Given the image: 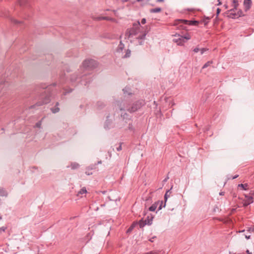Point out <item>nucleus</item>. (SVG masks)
<instances>
[{"mask_svg": "<svg viewBox=\"0 0 254 254\" xmlns=\"http://www.w3.org/2000/svg\"><path fill=\"white\" fill-rule=\"evenodd\" d=\"M147 31L144 27L140 25L139 22L134 23L132 27L127 30L126 36L128 38L143 40L145 38Z\"/></svg>", "mask_w": 254, "mask_h": 254, "instance_id": "f257e3e1", "label": "nucleus"}, {"mask_svg": "<svg viewBox=\"0 0 254 254\" xmlns=\"http://www.w3.org/2000/svg\"><path fill=\"white\" fill-rule=\"evenodd\" d=\"M232 6L233 7V8L228 11V16L231 18H236L240 16H244L245 14L241 10H238L237 12H235V10H237V8L239 5L238 1L237 0H232Z\"/></svg>", "mask_w": 254, "mask_h": 254, "instance_id": "f03ea898", "label": "nucleus"}, {"mask_svg": "<svg viewBox=\"0 0 254 254\" xmlns=\"http://www.w3.org/2000/svg\"><path fill=\"white\" fill-rule=\"evenodd\" d=\"M240 233H242V235L243 236H245V237L247 239H249L251 237V234L252 233H254V228H249L247 231V232H245V230H243L239 232Z\"/></svg>", "mask_w": 254, "mask_h": 254, "instance_id": "7ed1b4c3", "label": "nucleus"}, {"mask_svg": "<svg viewBox=\"0 0 254 254\" xmlns=\"http://www.w3.org/2000/svg\"><path fill=\"white\" fill-rule=\"evenodd\" d=\"M178 23H182L188 25H196L198 22L197 21H189L187 20L179 19L178 20Z\"/></svg>", "mask_w": 254, "mask_h": 254, "instance_id": "20e7f679", "label": "nucleus"}, {"mask_svg": "<svg viewBox=\"0 0 254 254\" xmlns=\"http://www.w3.org/2000/svg\"><path fill=\"white\" fill-rule=\"evenodd\" d=\"M176 38L173 39L174 42L176 43L178 45L182 46L185 42L183 40V37L180 35L175 36Z\"/></svg>", "mask_w": 254, "mask_h": 254, "instance_id": "39448f33", "label": "nucleus"}, {"mask_svg": "<svg viewBox=\"0 0 254 254\" xmlns=\"http://www.w3.org/2000/svg\"><path fill=\"white\" fill-rule=\"evenodd\" d=\"M252 5L251 0H245L244 1V8L246 11L250 9Z\"/></svg>", "mask_w": 254, "mask_h": 254, "instance_id": "423d86ee", "label": "nucleus"}, {"mask_svg": "<svg viewBox=\"0 0 254 254\" xmlns=\"http://www.w3.org/2000/svg\"><path fill=\"white\" fill-rule=\"evenodd\" d=\"M253 197L252 196H249L247 195H245V202L244 203V205L245 206H247L249 204L253 203Z\"/></svg>", "mask_w": 254, "mask_h": 254, "instance_id": "0eeeda50", "label": "nucleus"}, {"mask_svg": "<svg viewBox=\"0 0 254 254\" xmlns=\"http://www.w3.org/2000/svg\"><path fill=\"white\" fill-rule=\"evenodd\" d=\"M87 191L86 189V188L83 187L77 193V195L79 196L82 197L83 194L87 193Z\"/></svg>", "mask_w": 254, "mask_h": 254, "instance_id": "6e6552de", "label": "nucleus"}, {"mask_svg": "<svg viewBox=\"0 0 254 254\" xmlns=\"http://www.w3.org/2000/svg\"><path fill=\"white\" fill-rule=\"evenodd\" d=\"M238 187L243 190H248L249 189V185L248 184H242L238 185Z\"/></svg>", "mask_w": 254, "mask_h": 254, "instance_id": "1a4fd4ad", "label": "nucleus"}, {"mask_svg": "<svg viewBox=\"0 0 254 254\" xmlns=\"http://www.w3.org/2000/svg\"><path fill=\"white\" fill-rule=\"evenodd\" d=\"M141 106V103L140 102L137 103L134 106H133L131 109L130 110L131 112H135L138 108H139Z\"/></svg>", "mask_w": 254, "mask_h": 254, "instance_id": "9d476101", "label": "nucleus"}, {"mask_svg": "<svg viewBox=\"0 0 254 254\" xmlns=\"http://www.w3.org/2000/svg\"><path fill=\"white\" fill-rule=\"evenodd\" d=\"M94 63V61L92 60H86L84 62L83 64L84 66H90Z\"/></svg>", "mask_w": 254, "mask_h": 254, "instance_id": "9b49d317", "label": "nucleus"}, {"mask_svg": "<svg viewBox=\"0 0 254 254\" xmlns=\"http://www.w3.org/2000/svg\"><path fill=\"white\" fill-rule=\"evenodd\" d=\"M70 167L72 169L74 170L77 169L79 167V165L77 163L73 162L71 163Z\"/></svg>", "mask_w": 254, "mask_h": 254, "instance_id": "f8f14e48", "label": "nucleus"}, {"mask_svg": "<svg viewBox=\"0 0 254 254\" xmlns=\"http://www.w3.org/2000/svg\"><path fill=\"white\" fill-rule=\"evenodd\" d=\"M161 11V8L159 7L152 8L150 9L151 13H158Z\"/></svg>", "mask_w": 254, "mask_h": 254, "instance_id": "ddd939ff", "label": "nucleus"}, {"mask_svg": "<svg viewBox=\"0 0 254 254\" xmlns=\"http://www.w3.org/2000/svg\"><path fill=\"white\" fill-rule=\"evenodd\" d=\"M157 205H158V203H155L152 204L149 207V210L151 211H154L157 207Z\"/></svg>", "mask_w": 254, "mask_h": 254, "instance_id": "4468645a", "label": "nucleus"}, {"mask_svg": "<svg viewBox=\"0 0 254 254\" xmlns=\"http://www.w3.org/2000/svg\"><path fill=\"white\" fill-rule=\"evenodd\" d=\"M136 224H137V222H134L133 223H132V224L131 225V226L127 230V232L128 233V232H131L132 230V229L134 228V227L135 226V225Z\"/></svg>", "mask_w": 254, "mask_h": 254, "instance_id": "2eb2a0df", "label": "nucleus"}, {"mask_svg": "<svg viewBox=\"0 0 254 254\" xmlns=\"http://www.w3.org/2000/svg\"><path fill=\"white\" fill-rule=\"evenodd\" d=\"M182 37H183V40L185 39L188 40H190L191 38V36L190 34H187L185 35L184 36H181Z\"/></svg>", "mask_w": 254, "mask_h": 254, "instance_id": "dca6fc26", "label": "nucleus"}, {"mask_svg": "<svg viewBox=\"0 0 254 254\" xmlns=\"http://www.w3.org/2000/svg\"><path fill=\"white\" fill-rule=\"evenodd\" d=\"M0 195L1 196H6L7 195V193L3 189H0Z\"/></svg>", "mask_w": 254, "mask_h": 254, "instance_id": "f3484780", "label": "nucleus"}, {"mask_svg": "<svg viewBox=\"0 0 254 254\" xmlns=\"http://www.w3.org/2000/svg\"><path fill=\"white\" fill-rule=\"evenodd\" d=\"M131 54V52L130 50H127L126 52V54L124 56V58H128L130 57Z\"/></svg>", "mask_w": 254, "mask_h": 254, "instance_id": "a211bd4d", "label": "nucleus"}, {"mask_svg": "<svg viewBox=\"0 0 254 254\" xmlns=\"http://www.w3.org/2000/svg\"><path fill=\"white\" fill-rule=\"evenodd\" d=\"M110 17H101L98 18V20H110Z\"/></svg>", "mask_w": 254, "mask_h": 254, "instance_id": "6ab92c4d", "label": "nucleus"}, {"mask_svg": "<svg viewBox=\"0 0 254 254\" xmlns=\"http://www.w3.org/2000/svg\"><path fill=\"white\" fill-rule=\"evenodd\" d=\"M59 110H60V109L58 107H57L55 109H52V111L53 113H54L58 112L59 111Z\"/></svg>", "mask_w": 254, "mask_h": 254, "instance_id": "aec40b11", "label": "nucleus"}, {"mask_svg": "<svg viewBox=\"0 0 254 254\" xmlns=\"http://www.w3.org/2000/svg\"><path fill=\"white\" fill-rule=\"evenodd\" d=\"M137 224L139 225L140 228L143 227L145 225V223L141 221H140L138 223H137Z\"/></svg>", "mask_w": 254, "mask_h": 254, "instance_id": "412c9836", "label": "nucleus"}, {"mask_svg": "<svg viewBox=\"0 0 254 254\" xmlns=\"http://www.w3.org/2000/svg\"><path fill=\"white\" fill-rule=\"evenodd\" d=\"M211 63V62H208L203 65V68H204L207 67L208 66L210 65Z\"/></svg>", "mask_w": 254, "mask_h": 254, "instance_id": "4be33fe9", "label": "nucleus"}, {"mask_svg": "<svg viewBox=\"0 0 254 254\" xmlns=\"http://www.w3.org/2000/svg\"><path fill=\"white\" fill-rule=\"evenodd\" d=\"M87 170H87V171H86L85 172V174H86L87 175H92V173L89 171H90V170H89L90 169H89V168H88V169H87Z\"/></svg>", "mask_w": 254, "mask_h": 254, "instance_id": "5701e85b", "label": "nucleus"}, {"mask_svg": "<svg viewBox=\"0 0 254 254\" xmlns=\"http://www.w3.org/2000/svg\"><path fill=\"white\" fill-rule=\"evenodd\" d=\"M5 229H6V227H2L0 228V233L1 232H4Z\"/></svg>", "mask_w": 254, "mask_h": 254, "instance_id": "b1692460", "label": "nucleus"}, {"mask_svg": "<svg viewBox=\"0 0 254 254\" xmlns=\"http://www.w3.org/2000/svg\"><path fill=\"white\" fill-rule=\"evenodd\" d=\"M200 51V49L198 48H195L193 49V51L195 53H197Z\"/></svg>", "mask_w": 254, "mask_h": 254, "instance_id": "393cba45", "label": "nucleus"}, {"mask_svg": "<svg viewBox=\"0 0 254 254\" xmlns=\"http://www.w3.org/2000/svg\"><path fill=\"white\" fill-rule=\"evenodd\" d=\"M206 50H207L206 49L203 48V49H200L199 51H200L201 52V54H202Z\"/></svg>", "mask_w": 254, "mask_h": 254, "instance_id": "a878e982", "label": "nucleus"}, {"mask_svg": "<svg viewBox=\"0 0 254 254\" xmlns=\"http://www.w3.org/2000/svg\"><path fill=\"white\" fill-rule=\"evenodd\" d=\"M253 251H250V250H247L246 251V253L247 254H253Z\"/></svg>", "mask_w": 254, "mask_h": 254, "instance_id": "bb28decb", "label": "nucleus"}, {"mask_svg": "<svg viewBox=\"0 0 254 254\" xmlns=\"http://www.w3.org/2000/svg\"><path fill=\"white\" fill-rule=\"evenodd\" d=\"M110 21L113 22H115V23L117 22V21L115 19L112 18H110Z\"/></svg>", "mask_w": 254, "mask_h": 254, "instance_id": "cd10ccee", "label": "nucleus"}, {"mask_svg": "<svg viewBox=\"0 0 254 254\" xmlns=\"http://www.w3.org/2000/svg\"><path fill=\"white\" fill-rule=\"evenodd\" d=\"M141 23L142 24H144L146 23V19H145V18H143V19L141 20Z\"/></svg>", "mask_w": 254, "mask_h": 254, "instance_id": "c85d7f7f", "label": "nucleus"}, {"mask_svg": "<svg viewBox=\"0 0 254 254\" xmlns=\"http://www.w3.org/2000/svg\"><path fill=\"white\" fill-rule=\"evenodd\" d=\"M221 11V9L219 8L217 9V14L218 15Z\"/></svg>", "mask_w": 254, "mask_h": 254, "instance_id": "c756f323", "label": "nucleus"}, {"mask_svg": "<svg viewBox=\"0 0 254 254\" xmlns=\"http://www.w3.org/2000/svg\"><path fill=\"white\" fill-rule=\"evenodd\" d=\"M250 194L253 195V196H254V191H251Z\"/></svg>", "mask_w": 254, "mask_h": 254, "instance_id": "7c9ffc66", "label": "nucleus"}, {"mask_svg": "<svg viewBox=\"0 0 254 254\" xmlns=\"http://www.w3.org/2000/svg\"><path fill=\"white\" fill-rule=\"evenodd\" d=\"M164 0H156L157 2H163Z\"/></svg>", "mask_w": 254, "mask_h": 254, "instance_id": "2f4dec72", "label": "nucleus"}, {"mask_svg": "<svg viewBox=\"0 0 254 254\" xmlns=\"http://www.w3.org/2000/svg\"><path fill=\"white\" fill-rule=\"evenodd\" d=\"M224 192H220V195H224Z\"/></svg>", "mask_w": 254, "mask_h": 254, "instance_id": "473e14b6", "label": "nucleus"}, {"mask_svg": "<svg viewBox=\"0 0 254 254\" xmlns=\"http://www.w3.org/2000/svg\"><path fill=\"white\" fill-rule=\"evenodd\" d=\"M224 7H225L226 9L228 8V6L226 4L224 5Z\"/></svg>", "mask_w": 254, "mask_h": 254, "instance_id": "72a5a7b5", "label": "nucleus"}, {"mask_svg": "<svg viewBox=\"0 0 254 254\" xmlns=\"http://www.w3.org/2000/svg\"><path fill=\"white\" fill-rule=\"evenodd\" d=\"M238 175L235 176H234V177L233 178V179H236V178H237V177H238Z\"/></svg>", "mask_w": 254, "mask_h": 254, "instance_id": "f704fd0d", "label": "nucleus"}, {"mask_svg": "<svg viewBox=\"0 0 254 254\" xmlns=\"http://www.w3.org/2000/svg\"><path fill=\"white\" fill-rule=\"evenodd\" d=\"M218 2H219L218 5L221 4V2H220V0H218Z\"/></svg>", "mask_w": 254, "mask_h": 254, "instance_id": "c9c22d12", "label": "nucleus"}, {"mask_svg": "<svg viewBox=\"0 0 254 254\" xmlns=\"http://www.w3.org/2000/svg\"><path fill=\"white\" fill-rule=\"evenodd\" d=\"M128 0H123V2H127V1Z\"/></svg>", "mask_w": 254, "mask_h": 254, "instance_id": "e433bc0d", "label": "nucleus"}, {"mask_svg": "<svg viewBox=\"0 0 254 254\" xmlns=\"http://www.w3.org/2000/svg\"><path fill=\"white\" fill-rule=\"evenodd\" d=\"M137 0V1H138V2H139V1H142V0Z\"/></svg>", "mask_w": 254, "mask_h": 254, "instance_id": "4c0bfd02", "label": "nucleus"}, {"mask_svg": "<svg viewBox=\"0 0 254 254\" xmlns=\"http://www.w3.org/2000/svg\"><path fill=\"white\" fill-rule=\"evenodd\" d=\"M167 194V193H166L165 195V198H166Z\"/></svg>", "mask_w": 254, "mask_h": 254, "instance_id": "58836bf2", "label": "nucleus"}]
</instances>
